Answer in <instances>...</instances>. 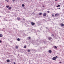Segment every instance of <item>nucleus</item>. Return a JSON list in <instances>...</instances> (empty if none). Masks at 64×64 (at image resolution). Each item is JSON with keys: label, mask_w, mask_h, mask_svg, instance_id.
Masks as SVG:
<instances>
[{"label": "nucleus", "mask_w": 64, "mask_h": 64, "mask_svg": "<svg viewBox=\"0 0 64 64\" xmlns=\"http://www.w3.org/2000/svg\"><path fill=\"white\" fill-rule=\"evenodd\" d=\"M32 44H34V45L35 44L36 46H37L38 45V44H37V43L35 42V41L34 40H32Z\"/></svg>", "instance_id": "obj_1"}, {"label": "nucleus", "mask_w": 64, "mask_h": 64, "mask_svg": "<svg viewBox=\"0 0 64 64\" xmlns=\"http://www.w3.org/2000/svg\"><path fill=\"white\" fill-rule=\"evenodd\" d=\"M56 58H58V56H56V57H54L53 58H52V59L53 60H56Z\"/></svg>", "instance_id": "obj_2"}, {"label": "nucleus", "mask_w": 64, "mask_h": 64, "mask_svg": "<svg viewBox=\"0 0 64 64\" xmlns=\"http://www.w3.org/2000/svg\"><path fill=\"white\" fill-rule=\"evenodd\" d=\"M46 14L45 13H44L43 14V16H46Z\"/></svg>", "instance_id": "obj_3"}, {"label": "nucleus", "mask_w": 64, "mask_h": 64, "mask_svg": "<svg viewBox=\"0 0 64 64\" xmlns=\"http://www.w3.org/2000/svg\"><path fill=\"white\" fill-rule=\"evenodd\" d=\"M48 39V40H51L52 39V38L51 37H50Z\"/></svg>", "instance_id": "obj_4"}, {"label": "nucleus", "mask_w": 64, "mask_h": 64, "mask_svg": "<svg viewBox=\"0 0 64 64\" xmlns=\"http://www.w3.org/2000/svg\"><path fill=\"white\" fill-rule=\"evenodd\" d=\"M2 36L3 35H2V34H0V37H2Z\"/></svg>", "instance_id": "obj_5"}, {"label": "nucleus", "mask_w": 64, "mask_h": 64, "mask_svg": "<svg viewBox=\"0 0 64 64\" xmlns=\"http://www.w3.org/2000/svg\"><path fill=\"white\" fill-rule=\"evenodd\" d=\"M32 25H34L35 24V23L33 22H32L31 23Z\"/></svg>", "instance_id": "obj_6"}, {"label": "nucleus", "mask_w": 64, "mask_h": 64, "mask_svg": "<svg viewBox=\"0 0 64 64\" xmlns=\"http://www.w3.org/2000/svg\"><path fill=\"white\" fill-rule=\"evenodd\" d=\"M6 61L7 62H10V60H7Z\"/></svg>", "instance_id": "obj_7"}, {"label": "nucleus", "mask_w": 64, "mask_h": 64, "mask_svg": "<svg viewBox=\"0 0 64 64\" xmlns=\"http://www.w3.org/2000/svg\"><path fill=\"white\" fill-rule=\"evenodd\" d=\"M60 25L62 26H64V24H61Z\"/></svg>", "instance_id": "obj_8"}, {"label": "nucleus", "mask_w": 64, "mask_h": 64, "mask_svg": "<svg viewBox=\"0 0 64 64\" xmlns=\"http://www.w3.org/2000/svg\"><path fill=\"white\" fill-rule=\"evenodd\" d=\"M18 20H20V18H17Z\"/></svg>", "instance_id": "obj_9"}, {"label": "nucleus", "mask_w": 64, "mask_h": 64, "mask_svg": "<svg viewBox=\"0 0 64 64\" xmlns=\"http://www.w3.org/2000/svg\"><path fill=\"white\" fill-rule=\"evenodd\" d=\"M48 52L49 53H51V52H52V51L51 50H49L48 51Z\"/></svg>", "instance_id": "obj_10"}, {"label": "nucleus", "mask_w": 64, "mask_h": 64, "mask_svg": "<svg viewBox=\"0 0 64 64\" xmlns=\"http://www.w3.org/2000/svg\"><path fill=\"white\" fill-rule=\"evenodd\" d=\"M30 38H31V37H29L28 38V40H29L30 39Z\"/></svg>", "instance_id": "obj_11"}, {"label": "nucleus", "mask_w": 64, "mask_h": 64, "mask_svg": "<svg viewBox=\"0 0 64 64\" xmlns=\"http://www.w3.org/2000/svg\"><path fill=\"white\" fill-rule=\"evenodd\" d=\"M42 12H40L39 13V15H42Z\"/></svg>", "instance_id": "obj_12"}, {"label": "nucleus", "mask_w": 64, "mask_h": 64, "mask_svg": "<svg viewBox=\"0 0 64 64\" xmlns=\"http://www.w3.org/2000/svg\"><path fill=\"white\" fill-rule=\"evenodd\" d=\"M58 14H55V16H58Z\"/></svg>", "instance_id": "obj_13"}, {"label": "nucleus", "mask_w": 64, "mask_h": 64, "mask_svg": "<svg viewBox=\"0 0 64 64\" xmlns=\"http://www.w3.org/2000/svg\"><path fill=\"white\" fill-rule=\"evenodd\" d=\"M17 40H18V41H20V39H19V38H18L17 39Z\"/></svg>", "instance_id": "obj_14"}, {"label": "nucleus", "mask_w": 64, "mask_h": 64, "mask_svg": "<svg viewBox=\"0 0 64 64\" xmlns=\"http://www.w3.org/2000/svg\"><path fill=\"white\" fill-rule=\"evenodd\" d=\"M11 8H12L11 7H10V8H8V9H9V10H10V9H11Z\"/></svg>", "instance_id": "obj_15"}, {"label": "nucleus", "mask_w": 64, "mask_h": 64, "mask_svg": "<svg viewBox=\"0 0 64 64\" xmlns=\"http://www.w3.org/2000/svg\"><path fill=\"white\" fill-rule=\"evenodd\" d=\"M16 49H18V46H16Z\"/></svg>", "instance_id": "obj_16"}, {"label": "nucleus", "mask_w": 64, "mask_h": 64, "mask_svg": "<svg viewBox=\"0 0 64 64\" xmlns=\"http://www.w3.org/2000/svg\"><path fill=\"white\" fill-rule=\"evenodd\" d=\"M22 7H24V6H25V5H24V4H22Z\"/></svg>", "instance_id": "obj_17"}, {"label": "nucleus", "mask_w": 64, "mask_h": 64, "mask_svg": "<svg viewBox=\"0 0 64 64\" xmlns=\"http://www.w3.org/2000/svg\"><path fill=\"white\" fill-rule=\"evenodd\" d=\"M54 48H56V49H57V46H54Z\"/></svg>", "instance_id": "obj_18"}, {"label": "nucleus", "mask_w": 64, "mask_h": 64, "mask_svg": "<svg viewBox=\"0 0 64 64\" xmlns=\"http://www.w3.org/2000/svg\"><path fill=\"white\" fill-rule=\"evenodd\" d=\"M24 48H26V46H24Z\"/></svg>", "instance_id": "obj_19"}, {"label": "nucleus", "mask_w": 64, "mask_h": 64, "mask_svg": "<svg viewBox=\"0 0 64 64\" xmlns=\"http://www.w3.org/2000/svg\"><path fill=\"white\" fill-rule=\"evenodd\" d=\"M28 52H30V50H28Z\"/></svg>", "instance_id": "obj_20"}, {"label": "nucleus", "mask_w": 64, "mask_h": 64, "mask_svg": "<svg viewBox=\"0 0 64 64\" xmlns=\"http://www.w3.org/2000/svg\"><path fill=\"white\" fill-rule=\"evenodd\" d=\"M6 7H7V8H9V6H7Z\"/></svg>", "instance_id": "obj_21"}, {"label": "nucleus", "mask_w": 64, "mask_h": 64, "mask_svg": "<svg viewBox=\"0 0 64 64\" xmlns=\"http://www.w3.org/2000/svg\"><path fill=\"white\" fill-rule=\"evenodd\" d=\"M52 16H53V17H54V14H52Z\"/></svg>", "instance_id": "obj_22"}, {"label": "nucleus", "mask_w": 64, "mask_h": 64, "mask_svg": "<svg viewBox=\"0 0 64 64\" xmlns=\"http://www.w3.org/2000/svg\"><path fill=\"white\" fill-rule=\"evenodd\" d=\"M12 1H13V2H14L15 1V0H12Z\"/></svg>", "instance_id": "obj_23"}, {"label": "nucleus", "mask_w": 64, "mask_h": 64, "mask_svg": "<svg viewBox=\"0 0 64 64\" xmlns=\"http://www.w3.org/2000/svg\"><path fill=\"white\" fill-rule=\"evenodd\" d=\"M47 12L48 13H49V12H50L49 11H48Z\"/></svg>", "instance_id": "obj_24"}, {"label": "nucleus", "mask_w": 64, "mask_h": 64, "mask_svg": "<svg viewBox=\"0 0 64 64\" xmlns=\"http://www.w3.org/2000/svg\"><path fill=\"white\" fill-rule=\"evenodd\" d=\"M2 42L1 41V40H0V43H1Z\"/></svg>", "instance_id": "obj_25"}, {"label": "nucleus", "mask_w": 64, "mask_h": 64, "mask_svg": "<svg viewBox=\"0 0 64 64\" xmlns=\"http://www.w3.org/2000/svg\"><path fill=\"white\" fill-rule=\"evenodd\" d=\"M59 63H62V62H60Z\"/></svg>", "instance_id": "obj_26"}, {"label": "nucleus", "mask_w": 64, "mask_h": 64, "mask_svg": "<svg viewBox=\"0 0 64 64\" xmlns=\"http://www.w3.org/2000/svg\"><path fill=\"white\" fill-rule=\"evenodd\" d=\"M60 6V5H58V7H59Z\"/></svg>", "instance_id": "obj_27"}, {"label": "nucleus", "mask_w": 64, "mask_h": 64, "mask_svg": "<svg viewBox=\"0 0 64 64\" xmlns=\"http://www.w3.org/2000/svg\"><path fill=\"white\" fill-rule=\"evenodd\" d=\"M32 14H34V12L32 13Z\"/></svg>", "instance_id": "obj_28"}, {"label": "nucleus", "mask_w": 64, "mask_h": 64, "mask_svg": "<svg viewBox=\"0 0 64 64\" xmlns=\"http://www.w3.org/2000/svg\"><path fill=\"white\" fill-rule=\"evenodd\" d=\"M52 36H54V34H52Z\"/></svg>", "instance_id": "obj_29"}, {"label": "nucleus", "mask_w": 64, "mask_h": 64, "mask_svg": "<svg viewBox=\"0 0 64 64\" xmlns=\"http://www.w3.org/2000/svg\"><path fill=\"white\" fill-rule=\"evenodd\" d=\"M14 64H16V63L15 62H14Z\"/></svg>", "instance_id": "obj_30"}, {"label": "nucleus", "mask_w": 64, "mask_h": 64, "mask_svg": "<svg viewBox=\"0 0 64 64\" xmlns=\"http://www.w3.org/2000/svg\"><path fill=\"white\" fill-rule=\"evenodd\" d=\"M40 51V50H38V51Z\"/></svg>", "instance_id": "obj_31"}, {"label": "nucleus", "mask_w": 64, "mask_h": 64, "mask_svg": "<svg viewBox=\"0 0 64 64\" xmlns=\"http://www.w3.org/2000/svg\"><path fill=\"white\" fill-rule=\"evenodd\" d=\"M58 0H55V1H57Z\"/></svg>", "instance_id": "obj_32"}, {"label": "nucleus", "mask_w": 64, "mask_h": 64, "mask_svg": "<svg viewBox=\"0 0 64 64\" xmlns=\"http://www.w3.org/2000/svg\"><path fill=\"white\" fill-rule=\"evenodd\" d=\"M60 9V8H58V9Z\"/></svg>", "instance_id": "obj_33"}, {"label": "nucleus", "mask_w": 64, "mask_h": 64, "mask_svg": "<svg viewBox=\"0 0 64 64\" xmlns=\"http://www.w3.org/2000/svg\"><path fill=\"white\" fill-rule=\"evenodd\" d=\"M56 7H58V6H57Z\"/></svg>", "instance_id": "obj_34"}, {"label": "nucleus", "mask_w": 64, "mask_h": 64, "mask_svg": "<svg viewBox=\"0 0 64 64\" xmlns=\"http://www.w3.org/2000/svg\"><path fill=\"white\" fill-rule=\"evenodd\" d=\"M46 28V29H47L48 28Z\"/></svg>", "instance_id": "obj_35"}, {"label": "nucleus", "mask_w": 64, "mask_h": 64, "mask_svg": "<svg viewBox=\"0 0 64 64\" xmlns=\"http://www.w3.org/2000/svg\"><path fill=\"white\" fill-rule=\"evenodd\" d=\"M7 2H8V1L7 0Z\"/></svg>", "instance_id": "obj_36"}, {"label": "nucleus", "mask_w": 64, "mask_h": 64, "mask_svg": "<svg viewBox=\"0 0 64 64\" xmlns=\"http://www.w3.org/2000/svg\"><path fill=\"white\" fill-rule=\"evenodd\" d=\"M44 41V42H45V41Z\"/></svg>", "instance_id": "obj_37"}, {"label": "nucleus", "mask_w": 64, "mask_h": 64, "mask_svg": "<svg viewBox=\"0 0 64 64\" xmlns=\"http://www.w3.org/2000/svg\"><path fill=\"white\" fill-rule=\"evenodd\" d=\"M43 7H44V6H43Z\"/></svg>", "instance_id": "obj_38"}]
</instances>
